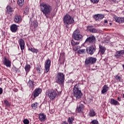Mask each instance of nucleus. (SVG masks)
Returning <instances> with one entry per match:
<instances>
[{"label": "nucleus", "instance_id": "f257e3e1", "mask_svg": "<svg viewBox=\"0 0 124 124\" xmlns=\"http://www.w3.org/2000/svg\"><path fill=\"white\" fill-rule=\"evenodd\" d=\"M40 7L43 14L48 18V15H50L52 12V6L48 3L43 2L40 4Z\"/></svg>", "mask_w": 124, "mask_h": 124}, {"label": "nucleus", "instance_id": "f03ea898", "mask_svg": "<svg viewBox=\"0 0 124 124\" xmlns=\"http://www.w3.org/2000/svg\"><path fill=\"white\" fill-rule=\"evenodd\" d=\"M63 23L66 29H68L69 25L74 24V19L69 14H66L62 18Z\"/></svg>", "mask_w": 124, "mask_h": 124}, {"label": "nucleus", "instance_id": "7ed1b4c3", "mask_svg": "<svg viewBox=\"0 0 124 124\" xmlns=\"http://www.w3.org/2000/svg\"><path fill=\"white\" fill-rule=\"evenodd\" d=\"M73 93H74V96L76 97V99H80L81 97H82V93L81 92V90L79 89V87L77 84H76L74 87L73 89Z\"/></svg>", "mask_w": 124, "mask_h": 124}, {"label": "nucleus", "instance_id": "20e7f679", "mask_svg": "<svg viewBox=\"0 0 124 124\" xmlns=\"http://www.w3.org/2000/svg\"><path fill=\"white\" fill-rule=\"evenodd\" d=\"M55 79L56 83L61 85L64 82V75L62 73H58Z\"/></svg>", "mask_w": 124, "mask_h": 124}, {"label": "nucleus", "instance_id": "39448f33", "mask_svg": "<svg viewBox=\"0 0 124 124\" xmlns=\"http://www.w3.org/2000/svg\"><path fill=\"white\" fill-rule=\"evenodd\" d=\"M46 94L50 99L53 100L57 96V92L54 90H48L46 92Z\"/></svg>", "mask_w": 124, "mask_h": 124}, {"label": "nucleus", "instance_id": "423d86ee", "mask_svg": "<svg viewBox=\"0 0 124 124\" xmlns=\"http://www.w3.org/2000/svg\"><path fill=\"white\" fill-rule=\"evenodd\" d=\"M73 37L75 39V40H77L78 41L82 40L83 36L80 34V31L77 30L73 32Z\"/></svg>", "mask_w": 124, "mask_h": 124}, {"label": "nucleus", "instance_id": "0eeeda50", "mask_svg": "<svg viewBox=\"0 0 124 124\" xmlns=\"http://www.w3.org/2000/svg\"><path fill=\"white\" fill-rule=\"evenodd\" d=\"M51 66V60L48 59L46 61L45 64V72L46 73H48L49 72V70H50V67Z\"/></svg>", "mask_w": 124, "mask_h": 124}, {"label": "nucleus", "instance_id": "6e6552de", "mask_svg": "<svg viewBox=\"0 0 124 124\" xmlns=\"http://www.w3.org/2000/svg\"><path fill=\"white\" fill-rule=\"evenodd\" d=\"M84 108L85 107L84 106V105H83L81 103H78L77 106L76 112L83 113V110H84Z\"/></svg>", "mask_w": 124, "mask_h": 124}, {"label": "nucleus", "instance_id": "1a4fd4ad", "mask_svg": "<svg viewBox=\"0 0 124 124\" xmlns=\"http://www.w3.org/2000/svg\"><path fill=\"white\" fill-rule=\"evenodd\" d=\"M2 62L4 65L6 66V67H11V61L9 60V59L4 57L2 60Z\"/></svg>", "mask_w": 124, "mask_h": 124}, {"label": "nucleus", "instance_id": "9d476101", "mask_svg": "<svg viewBox=\"0 0 124 124\" xmlns=\"http://www.w3.org/2000/svg\"><path fill=\"white\" fill-rule=\"evenodd\" d=\"M14 21L17 24H20L22 22V16L19 14H16L14 16Z\"/></svg>", "mask_w": 124, "mask_h": 124}, {"label": "nucleus", "instance_id": "9b49d317", "mask_svg": "<svg viewBox=\"0 0 124 124\" xmlns=\"http://www.w3.org/2000/svg\"><path fill=\"white\" fill-rule=\"evenodd\" d=\"M42 92V89H41V88L36 89L33 93V95L34 97H37V96H38V95L41 93Z\"/></svg>", "mask_w": 124, "mask_h": 124}, {"label": "nucleus", "instance_id": "f8f14e48", "mask_svg": "<svg viewBox=\"0 0 124 124\" xmlns=\"http://www.w3.org/2000/svg\"><path fill=\"white\" fill-rule=\"evenodd\" d=\"M19 45L20 47V49L21 50V52L23 53V50L25 49V41L22 39H20L18 41Z\"/></svg>", "mask_w": 124, "mask_h": 124}, {"label": "nucleus", "instance_id": "ddd939ff", "mask_svg": "<svg viewBox=\"0 0 124 124\" xmlns=\"http://www.w3.org/2000/svg\"><path fill=\"white\" fill-rule=\"evenodd\" d=\"M87 44H93V35L88 37L85 41Z\"/></svg>", "mask_w": 124, "mask_h": 124}, {"label": "nucleus", "instance_id": "4468645a", "mask_svg": "<svg viewBox=\"0 0 124 124\" xmlns=\"http://www.w3.org/2000/svg\"><path fill=\"white\" fill-rule=\"evenodd\" d=\"M93 57H88L86 59L85 64H93Z\"/></svg>", "mask_w": 124, "mask_h": 124}, {"label": "nucleus", "instance_id": "2eb2a0df", "mask_svg": "<svg viewBox=\"0 0 124 124\" xmlns=\"http://www.w3.org/2000/svg\"><path fill=\"white\" fill-rule=\"evenodd\" d=\"M86 51L89 55H93V46H91L88 47L86 49Z\"/></svg>", "mask_w": 124, "mask_h": 124}, {"label": "nucleus", "instance_id": "dca6fc26", "mask_svg": "<svg viewBox=\"0 0 124 124\" xmlns=\"http://www.w3.org/2000/svg\"><path fill=\"white\" fill-rule=\"evenodd\" d=\"M94 18L95 21H99V20H102L104 18V15H96L94 16Z\"/></svg>", "mask_w": 124, "mask_h": 124}, {"label": "nucleus", "instance_id": "f3484780", "mask_svg": "<svg viewBox=\"0 0 124 124\" xmlns=\"http://www.w3.org/2000/svg\"><path fill=\"white\" fill-rule=\"evenodd\" d=\"M10 30L12 32H16L18 30V26L16 24H13L10 26Z\"/></svg>", "mask_w": 124, "mask_h": 124}, {"label": "nucleus", "instance_id": "a211bd4d", "mask_svg": "<svg viewBox=\"0 0 124 124\" xmlns=\"http://www.w3.org/2000/svg\"><path fill=\"white\" fill-rule=\"evenodd\" d=\"M114 19L117 23H124V17H120L118 16H114Z\"/></svg>", "mask_w": 124, "mask_h": 124}, {"label": "nucleus", "instance_id": "6ab92c4d", "mask_svg": "<svg viewBox=\"0 0 124 124\" xmlns=\"http://www.w3.org/2000/svg\"><path fill=\"white\" fill-rule=\"evenodd\" d=\"M39 119L41 122H45L46 120V115L43 113L39 114Z\"/></svg>", "mask_w": 124, "mask_h": 124}, {"label": "nucleus", "instance_id": "aec40b11", "mask_svg": "<svg viewBox=\"0 0 124 124\" xmlns=\"http://www.w3.org/2000/svg\"><path fill=\"white\" fill-rule=\"evenodd\" d=\"M109 103H110L111 105H114L115 106L116 105H120V103H119L118 101L113 98H111L110 99Z\"/></svg>", "mask_w": 124, "mask_h": 124}, {"label": "nucleus", "instance_id": "412c9836", "mask_svg": "<svg viewBox=\"0 0 124 124\" xmlns=\"http://www.w3.org/2000/svg\"><path fill=\"white\" fill-rule=\"evenodd\" d=\"M109 90V87H108V85H105L103 87V89L101 91V93L103 94H104V93H107L108 92V90Z\"/></svg>", "mask_w": 124, "mask_h": 124}, {"label": "nucleus", "instance_id": "4be33fe9", "mask_svg": "<svg viewBox=\"0 0 124 124\" xmlns=\"http://www.w3.org/2000/svg\"><path fill=\"white\" fill-rule=\"evenodd\" d=\"M124 50L117 51L116 52L115 57H116V58H120V57H121V56H122V55H124Z\"/></svg>", "mask_w": 124, "mask_h": 124}, {"label": "nucleus", "instance_id": "5701e85b", "mask_svg": "<svg viewBox=\"0 0 124 124\" xmlns=\"http://www.w3.org/2000/svg\"><path fill=\"white\" fill-rule=\"evenodd\" d=\"M28 86H29V88L32 90L33 91V89L34 88V85L33 84V81L30 80L28 82Z\"/></svg>", "mask_w": 124, "mask_h": 124}, {"label": "nucleus", "instance_id": "b1692460", "mask_svg": "<svg viewBox=\"0 0 124 124\" xmlns=\"http://www.w3.org/2000/svg\"><path fill=\"white\" fill-rule=\"evenodd\" d=\"M99 48H100V53H101L102 55H103V54L105 53V51H106V48L101 45L99 46Z\"/></svg>", "mask_w": 124, "mask_h": 124}, {"label": "nucleus", "instance_id": "393cba45", "mask_svg": "<svg viewBox=\"0 0 124 124\" xmlns=\"http://www.w3.org/2000/svg\"><path fill=\"white\" fill-rule=\"evenodd\" d=\"M6 13H7L8 14H10L11 12H13V9H12V8L10 6H8L6 7Z\"/></svg>", "mask_w": 124, "mask_h": 124}, {"label": "nucleus", "instance_id": "a878e982", "mask_svg": "<svg viewBox=\"0 0 124 124\" xmlns=\"http://www.w3.org/2000/svg\"><path fill=\"white\" fill-rule=\"evenodd\" d=\"M25 69L27 73H28V72H29L30 70H31V65L27 64L25 67Z\"/></svg>", "mask_w": 124, "mask_h": 124}, {"label": "nucleus", "instance_id": "bb28decb", "mask_svg": "<svg viewBox=\"0 0 124 124\" xmlns=\"http://www.w3.org/2000/svg\"><path fill=\"white\" fill-rule=\"evenodd\" d=\"M17 3L19 6H23L24 3H25L24 0H18Z\"/></svg>", "mask_w": 124, "mask_h": 124}, {"label": "nucleus", "instance_id": "cd10ccee", "mask_svg": "<svg viewBox=\"0 0 124 124\" xmlns=\"http://www.w3.org/2000/svg\"><path fill=\"white\" fill-rule=\"evenodd\" d=\"M71 45L72 46H75L76 45H78L80 44V42H75L74 40H72L71 41Z\"/></svg>", "mask_w": 124, "mask_h": 124}, {"label": "nucleus", "instance_id": "c85d7f7f", "mask_svg": "<svg viewBox=\"0 0 124 124\" xmlns=\"http://www.w3.org/2000/svg\"><path fill=\"white\" fill-rule=\"evenodd\" d=\"M31 107L32 109H36L37 107H38V103H37V102L33 103L31 105Z\"/></svg>", "mask_w": 124, "mask_h": 124}, {"label": "nucleus", "instance_id": "c756f323", "mask_svg": "<svg viewBox=\"0 0 124 124\" xmlns=\"http://www.w3.org/2000/svg\"><path fill=\"white\" fill-rule=\"evenodd\" d=\"M30 11V8L28 6H26L25 9H24V14H25V15H27V14H28V13H29Z\"/></svg>", "mask_w": 124, "mask_h": 124}, {"label": "nucleus", "instance_id": "7c9ffc66", "mask_svg": "<svg viewBox=\"0 0 124 124\" xmlns=\"http://www.w3.org/2000/svg\"><path fill=\"white\" fill-rule=\"evenodd\" d=\"M87 31L90 32H93V26L87 27Z\"/></svg>", "mask_w": 124, "mask_h": 124}, {"label": "nucleus", "instance_id": "2f4dec72", "mask_svg": "<svg viewBox=\"0 0 124 124\" xmlns=\"http://www.w3.org/2000/svg\"><path fill=\"white\" fill-rule=\"evenodd\" d=\"M30 51H31L32 53H36V54H37V53H38V49L34 48H31L30 49Z\"/></svg>", "mask_w": 124, "mask_h": 124}, {"label": "nucleus", "instance_id": "473e14b6", "mask_svg": "<svg viewBox=\"0 0 124 124\" xmlns=\"http://www.w3.org/2000/svg\"><path fill=\"white\" fill-rule=\"evenodd\" d=\"M116 80L119 81V82H122V78L119 75H116L115 77Z\"/></svg>", "mask_w": 124, "mask_h": 124}, {"label": "nucleus", "instance_id": "72a5a7b5", "mask_svg": "<svg viewBox=\"0 0 124 124\" xmlns=\"http://www.w3.org/2000/svg\"><path fill=\"white\" fill-rule=\"evenodd\" d=\"M85 51H86V50L85 49H79L78 50V54H84V53H85Z\"/></svg>", "mask_w": 124, "mask_h": 124}, {"label": "nucleus", "instance_id": "f704fd0d", "mask_svg": "<svg viewBox=\"0 0 124 124\" xmlns=\"http://www.w3.org/2000/svg\"><path fill=\"white\" fill-rule=\"evenodd\" d=\"M73 121H74V118H73V117H69L68 118V122L69 124H71L72 123H73Z\"/></svg>", "mask_w": 124, "mask_h": 124}, {"label": "nucleus", "instance_id": "c9c22d12", "mask_svg": "<svg viewBox=\"0 0 124 124\" xmlns=\"http://www.w3.org/2000/svg\"><path fill=\"white\" fill-rule=\"evenodd\" d=\"M64 60V57H63V55L62 56V57L61 56L60 57L59 62H60L61 63H62Z\"/></svg>", "mask_w": 124, "mask_h": 124}, {"label": "nucleus", "instance_id": "e433bc0d", "mask_svg": "<svg viewBox=\"0 0 124 124\" xmlns=\"http://www.w3.org/2000/svg\"><path fill=\"white\" fill-rule=\"evenodd\" d=\"M23 124H30V121L28 119H25L23 120Z\"/></svg>", "mask_w": 124, "mask_h": 124}, {"label": "nucleus", "instance_id": "4c0bfd02", "mask_svg": "<svg viewBox=\"0 0 124 124\" xmlns=\"http://www.w3.org/2000/svg\"><path fill=\"white\" fill-rule=\"evenodd\" d=\"M89 116L90 117H93V110H90L89 112Z\"/></svg>", "mask_w": 124, "mask_h": 124}, {"label": "nucleus", "instance_id": "58836bf2", "mask_svg": "<svg viewBox=\"0 0 124 124\" xmlns=\"http://www.w3.org/2000/svg\"><path fill=\"white\" fill-rule=\"evenodd\" d=\"M4 104L6 105V106H10V104H9V102H8V101L7 100H5V101H4Z\"/></svg>", "mask_w": 124, "mask_h": 124}, {"label": "nucleus", "instance_id": "ea45409f", "mask_svg": "<svg viewBox=\"0 0 124 124\" xmlns=\"http://www.w3.org/2000/svg\"><path fill=\"white\" fill-rule=\"evenodd\" d=\"M78 49H79V46H75L73 47V50L75 51H77V50H78Z\"/></svg>", "mask_w": 124, "mask_h": 124}, {"label": "nucleus", "instance_id": "a19ab883", "mask_svg": "<svg viewBox=\"0 0 124 124\" xmlns=\"http://www.w3.org/2000/svg\"><path fill=\"white\" fill-rule=\"evenodd\" d=\"M93 124H99L98 123V121L96 120H93Z\"/></svg>", "mask_w": 124, "mask_h": 124}, {"label": "nucleus", "instance_id": "79ce46f5", "mask_svg": "<svg viewBox=\"0 0 124 124\" xmlns=\"http://www.w3.org/2000/svg\"><path fill=\"white\" fill-rule=\"evenodd\" d=\"M14 69L16 72H17L18 70H19V69H18V68H16V67H14Z\"/></svg>", "mask_w": 124, "mask_h": 124}, {"label": "nucleus", "instance_id": "37998d69", "mask_svg": "<svg viewBox=\"0 0 124 124\" xmlns=\"http://www.w3.org/2000/svg\"><path fill=\"white\" fill-rule=\"evenodd\" d=\"M36 69L37 70V72H38V73H40V69H39V67H37Z\"/></svg>", "mask_w": 124, "mask_h": 124}, {"label": "nucleus", "instance_id": "c03bdc74", "mask_svg": "<svg viewBox=\"0 0 124 124\" xmlns=\"http://www.w3.org/2000/svg\"><path fill=\"white\" fill-rule=\"evenodd\" d=\"M13 91H14V92H18V89H17L16 88H13Z\"/></svg>", "mask_w": 124, "mask_h": 124}, {"label": "nucleus", "instance_id": "a18cd8bd", "mask_svg": "<svg viewBox=\"0 0 124 124\" xmlns=\"http://www.w3.org/2000/svg\"><path fill=\"white\" fill-rule=\"evenodd\" d=\"M93 98H89V102H93Z\"/></svg>", "mask_w": 124, "mask_h": 124}, {"label": "nucleus", "instance_id": "49530a36", "mask_svg": "<svg viewBox=\"0 0 124 124\" xmlns=\"http://www.w3.org/2000/svg\"><path fill=\"white\" fill-rule=\"evenodd\" d=\"M99 1V0H94V3H97Z\"/></svg>", "mask_w": 124, "mask_h": 124}, {"label": "nucleus", "instance_id": "de8ad7c7", "mask_svg": "<svg viewBox=\"0 0 124 124\" xmlns=\"http://www.w3.org/2000/svg\"><path fill=\"white\" fill-rule=\"evenodd\" d=\"M2 93V88H0V94H1Z\"/></svg>", "mask_w": 124, "mask_h": 124}, {"label": "nucleus", "instance_id": "09e8293b", "mask_svg": "<svg viewBox=\"0 0 124 124\" xmlns=\"http://www.w3.org/2000/svg\"><path fill=\"white\" fill-rule=\"evenodd\" d=\"M113 2H114V3H117V2H118V1H117V0H111Z\"/></svg>", "mask_w": 124, "mask_h": 124}, {"label": "nucleus", "instance_id": "8fccbe9b", "mask_svg": "<svg viewBox=\"0 0 124 124\" xmlns=\"http://www.w3.org/2000/svg\"><path fill=\"white\" fill-rule=\"evenodd\" d=\"M117 100H118V101H121L122 100V99H121V98H120V97H118L117 98Z\"/></svg>", "mask_w": 124, "mask_h": 124}, {"label": "nucleus", "instance_id": "3c124183", "mask_svg": "<svg viewBox=\"0 0 124 124\" xmlns=\"http://www.w3.org/2000/svg\"><path fill=\"white\" fill-rule=\"evenodd\" d=\"M105 24H108V20H105L104 21Z\"/></svg>", "mask_w": 124, "mask_h": 124}, {"label": "nucleus", "instance_id": "603ef678", "mask_svg": "<svg viewBox=\"0 0 124 124\" xmlns=\"http://www.w3.org/2000/svg\"><path fill=\"white\" fill-rule=\"evenodd\" d=\"M96 62V58H93V62L94 63V62Z\"/></svg>", "mask_w": 124, "mask_h": 124}, {"label": "nucleus", "instance_id": "864d4df0", "mask_svg": "<svg viewBox=\"0 0 124 124\" xmlns=\"http://www.w3.org/2000/svg\"><path fill=\"white\" fill-rule=\"evenodd\" d=\"M63 124H68V123L65 121L63 122Z\"/></svg>", "mask_w": 124, "mask_h": 124}, {"label": "nucleus", "instance_id": "5fc2aeb1", "mask_svg": "<svg viewBox=\"0 0 124 124\" xmlns=\"http://www.w3.org/2000/svg\"><path fill=\"white\" fill-rule=\"evenodd\" d=\"M93 41H95V37H93Z\"/></svg>", "mask_w": 124, "mask_h": 124}, {"label": "nucleus", "instance_id": "6e6d98bb", "mask_svg": "<svg viewBox=\"0 0 124 124\" xmlns=\"http://www.w3.org/2000/svg\"><path fill=\"white\" fill-rule=\"evenodd\" d=\"M95 31H96V30H95V29H93V32H95Z\"/></svg>", "mask_w": 124, "mask_h": 124}, {"label": "nucleus", "instance_id": "4d7b16f0", "mask_svg": "<svg viewBox=\"0 0 124 124\" xmlns=\"http://www.w3.org/2000/svg\"><path fill=\"white\" fill-rule=\"evenodd\" d=\"M91 124H93V120L91 122Z\"/></svg>", "mask_w": 124, "mask_h": 124}, {"label": "nucleus", "instance_id": "13d9d810", "mask_svg": "<svg viewBox=\"0 0 124 124\" xmlns=\"http://www.w3.org/2000/svg\"><path fill=\"white\" fill-rule=\"evenodd\" d=\"M95 115V112H94V111L93 112V116H94Z\"/></svg>", "mask_w": 124, "mask_h": 124}, {"label": "nucleus", "instance_id": "bf43d9fd", "mask_svg": "<svg viewBox=\"0 0 124 124\" xmlns=\"http://www.w3.org/2000/svg\"><path fill=\"white\" fill-rule=\"evenodd\" d=\"M91 1L92 2H93V0H91Z\"/></svg>", "mask_w": 124, "mask_h": 124}, {"label": "nucleus", "instance_id": "052dcab7", "mask_svg": "<svg viewBox=\"0 0 124 124\" xmlns=\"http://www.w3.org/2000/svg\"><path fill=\"white\" fill-rule=\"evenodd\" d=\"M123 69L124 70V64L123 65Z\"/></svg>", "mask_w": 124, "mask_h": 124}, {"label": "nucleus", "instance_id": "680f3d73", "mask_svg": "<svg viewBox=\"0 0 124 124\" xmlns=\"http://www.w3.org/2000/svg\"><path fill=\"white\" fill-rule=\"evenodd\" d=\"M107 43H109V41L108 40L107 42H106Z\"/></svg>", "mask_w": 124, "mask_h": 124}, {"label": "nucleus", "instance_id": "e2e57ef3", "mask_svg": "<svg viewBox=\"0 0 124 124\" xmlns=\"http://www.w3.org/2000/svg\"><path fill=\"white\" fill-rule=\"evenodd\" d=\"M123 97L124 98V94H123Z\"/></svg>", "mask_w": 124, "mask_h": 124}, {"label": "nucleus", "instance_id": "0e129e2a", "mask_svg": "<svg viewBox=\"0 0 124 124\" xmlns=\"http://www.w3.org/2000/svg\"><path fill=\"white\" fill-rule=\"evenodd\" d=\"M109 24H110V25H112V23H110Z\"/></svg>", "mask_w": 124, "mask_h": 124}]
</instances>
